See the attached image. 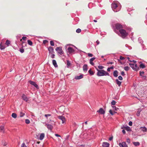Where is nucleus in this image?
I'll use <instances>...</instances> for the list:
<instances>
[{
    "mask_svg": "<svg viewBox=\"0 0 147 147\" xmlns=\"http://www.w3.org/2000/svg\"><path fill=\"white\" fill-rule=\"evenodd\" d=\"M95 68L98 71L97 73V75L98 76H109V74L107 72L105 71L104 70H100L98 69L96 67H95Z\"/></svg>",
    "mask_w": 147,
    "mask_h": 147,
    "instance_id": "nucleus-1",
    "label": "nucleus"
},
{
    "mask_svg": "<svg viewBox=\"0 0 147 147\" xmlns=\"http://www.w3.org/2000/svg\"><path fill=\"white\" fill-rule=\"evenodd\" d=\"M120 35H119L123 38H124L128 35V33L126 30L123 29H122L119 31Z\"/></svg>",
    "mask_w": 147,
    "mask_h": 147,
    "instance_id": "nucleus-2",
    "label": "nucleus"
},
{
    "mask_svg": "<svg viewBox=\"0 0 147 147\" xmlns=\"http://www.w3.org/2000/svg\"><path fill=\"white\" fill-rule=\"evenodd\" d=\"M118 7L117 3L115 2H113L111 4V7L113 10L115 12H117L119 11V9L115 10V9Z\"/></svg>",
    "mask_w": 147,
    "mask_h": 147,
    "instance_id": "nucleus-3",
    "label": "nucleus"
},
{
    "mask_svg": "<svg viewBox=\"0 0 147 147\" xmlns=\"http://www.w3.org/2000/svg\"><path fill=\"white\" fill-rule=\"evenodd\" d=\"M56 50L58 52V53L60 55H62L64 53L62 49L60 47H57L56 49Z\"/></svg>",
    "mask_w": 147,
    "mask_h": 147,
    "instance_id": "nucleus-4",
    "label": "nucleus"
},
{
    "mask_svg": "<svg viewBox=\"0 0 147 147\" xmlns=\"http://www.w3.org/2000/svg\"><path fill=\"white\" fill-rule=\"evenodd\" d=\"M129 65L133 70L135 71H137L138 70V68L137 67V64L134 65L132 63H129Z\"/></svg>",
    "mask_w": 147,
    "mask_h": 147,
    "instance_id": "nucleus-5",
    "label": "nucleus"
},
{
    "mask_svg": "<svg viewBox=\"0 0 147 147\" xmlns=\"http://www.w3.org/2000/svg\"><path fill=\"white\" fill-rule=\"evenodd\" d=\"M115 28L116 29L118 30L119 31L123 29V27L122 25L119 24H117L115 25Z\"/></svg>",
    "mask_w": 147,
    "mask_h": 147,
    "instance_id": "nucleus-6",
    "label": "nucleus"
},
{
    "mask_svg": "<svg viewBox=\"0 0 147 147\" xmlns=\"http://www.w3.org/2000/svg\"><path fill=\"white\" fill-rule=\"evenodd\" d=\"M58 118L61 120L62 123H64L65 122V117L62 116H58Z\"/></svg>",
    "mask_w": 147,
    "mask_h": 147,
    "instance_id": "nucleus-7",
    "label": "nucleus"
},
{
    "mask_svg": "<svg viewBox=\"0 0 147 147\" xmlns=\"http://www.w3.org/2000/svg\"><path fill=\"white\" fill-rule=\"evenodd\" d=\"M22 98L23 100L26 102H28L29 101V98H28L24 94L22 95Z\"/></svg>",
    "mask_w": 147,
    "mask_h": 147,
    "instance_id": "nucleus-8",
    "label": "nucleus"
},
{
    "mask_svg": "<svg viewBox=\"0 0 147 147\" xmlns=\"http://www.w3.org/2000/svg\"><path fill=\"white\" fill-rule=\"evenodd\" d=\"M97 112L101 114H104L105 113V111L102 108H100L99 110Z\"/></svg>",
    "mask_w": 147,
    "mask_h": 147,
    "instance_id": "nucleus-9",
    "label": "nucleus"
},
{
    "mask_svg": "<svg viewBox=\"0 0 147 147\" xmlns=\"http://www.w3.org/2000/svg\"><path fill=\"white\" fill-rule=\"evenodd\" d=\"M49 53L51 54H53V48L51 47H50L48 49Z\"/></svg>",
    "mask_w": 147,
    "mask_h": 147,
    "instance_id": "nucleus-10",
    "label": "nucleus"
},
{
    "mask_svg": "<svg viewBox=\"0 0 147 147\" xmlns=\"http://www.w3.org/2000/svg\"><path fill=\"white\" fill-rule=\"evenodd\" d=\"M29 83L31 85H33L34 86L37 88L38 87V85L36 84L35 82L32 81H29Z\"/></svg>",
    "mask_w": 147,
    "mask_h": 147,
    "instance_id": "nucleus-11",
    "label": "nucleus"
},
{
    "mask_svg": "<svg viewBox=\"0 0 147 147\" xmlns=\"http://www.w3.org/2000/svg\"><path fill=\"white\" fill-rule=\"evenodd\" d=\"M109 143L107 142H104L102 143V146L103 147H109Z\"/></svg>",
    "mask_w": 147,
    "mask_h": 147,
    "instance_id": "nucleus-12",
    "label": "nucleus"
},
{
    "mask_svg": "<svg viewBox=\"0 0 147 147\" xmlns=\"http://www.w3.org/2000/svg\"><path fill=\"white\" fill-rule=\"evenodd\" d=\"M140 129L142 131L144 132H146L147 130L146 128L144 126L140 127Z\"/></svg>",
    "mask_w": 147,
    "mask_h": 147,
    "instance_id": "nucleus-13",
    "label": "nucleus"
},
{
    "mask_svg": "<svg viewBox=\"0 0 147 147\" xmlns=\"http://www.w3.org/2000/svg\"><path fill=\"white\" fill-rule=\"evenodd\" d=\"M68 50L69 53H73L74 52V50L71 47H69L68 48Z\"/></svg>",
    "mask_w": 147,
    "mask_h": 147,
    "instance_id": "nucleus-14",
    "label": "nucleus"
},
{
    "mask_svg": "<svg viewBox=\"0 0 147 147\" xmlns=\"http://www.w3.org/2000/svg\"><path fill=\"white\" fill-rule=\"evenodd\" d=\"M95 59V57H92L90 59V63L92 65H94V63L93 62V61Z\"/></svg>",
    "mask_w": 147,
    "mask_h": 147,
    "instance_id": "nucleus-15",
    "label": "nucleus"
},
{
    "mask_svg": "<svg viewBox=\"0 0 147 147\" xmlns=\"http://www.w3.org/2000/svg\"><path fill=\"white\" fill-rule=\"evenodd\" d=\"M46 125L47 126V128L50 130H51L53 128V126L51 125L46 124Z\"/></svg>",
    "mask_w": 147,
    "mask_h": 147,
    "instance_id": "nucleus-16",
    "label": "nucleus"
},
{
    "mask_svg": "<svg viewBox=\"0 0 147 147\" xmlns=\"http://www.w3.org/2000/svg\"><path fill=\"white\" fill-rule=\"evenodd\" d=\"M4 126L1 125L0 126V132H1L4 133Z\"/></svg>",
    "mask_w": 147,
    "mask_h": 147,
    "instance_id": "nucleus-17",
    "label": "nucleus"
},
{
    "mask_svg": "<svg viewBox=\"0 0 147 147\" xmlns=\"http://www.w3.org/2000/svg\"><path fill=\"white\" fill-rule=\"evenodd\" d=\"M45 137V134L44 133L41 134L40 136L39 139L42 140L43 139L44 137Z\"/></svg>",
    "mask_w": 147,
    "mask_h": 147,
    "instance_id": "nucleus-18",
    "label": "nucleus"
},
{
    "mask_svg": "<svg viewBox=\"0 0 147 147\" xmlns=\"http://www.w3.org/2000/svg\"><path fill=\"white\" fill-rule=\"evenodd\" d=\"M53 64L54 66L55 67H57L58 66L57 64L56 61L55 60H53L52 61Z\"/></svg>",
    "mask_w": 147,
    "mask_h": 147,
    "instance_id": "nucleus-19",
    "label": "nucleus"
},
{
    "mask_svg": "<svg viewBox=\"0 0 147 147\" xmlns=\"http://www.w3.org/2000/svg\"><path fill=\"white\" fill-rule=\"evenodd\" d=\"M118 72L117 70L115 71L113 73V75L115 77H117L118 76Z\"/></svg>",
    "mask_w": 147,
    "mask_h": 147,
    "instance_id": "nucleus-20",
    "label": "nucleus"
},
{
    "mask_svg": "<svg viewBox=\"0 0 147 147\" xmlns=\"http://www.w3.org/2000/svg\"><path fill=\"white\" fill-rule=\"evenodd\" d=\"M83 69L84 71H86L87 70V65L86 64H85L83 66Z\"/></svg>",
    "mask_w": 147,
    "mask_h": 147,
    "instance_id": "nucleus-21",
    "label": "nucleus"
},
{
    "mask_svg": "<svg viewBox=\"0 0 147 147\" xmlns=\"http://www.w3.org/2000/svg\"><path fill=\"white\" fill-rule=\"evenodd\" d=\"M116 83L118 86H120L121 84V82L119 81L118 80L116 79Z\"/></svg>",
    "mask_w": 147,
    "mask_h": 147,
    "instance_id": "nucleus-22",
    "label": "nucleus"
},
{
    "mask_svg": "<svg viewBox=\"0 0 147 147\" xmlns=\"http://www.w3.org/2000/svg\"><path fill=\"white\" fill-rule=\"evenodd\" d=\"M133 144L136 146H138L140 145V143L138 142H133Z\"/></svg>",
    "mask_w": 147,
    "mask_h": 147,
    "instance_id": "nucleus-23",
    "label": "nucleus"
},
{
    "mask_svg": "<svg viewBox=\"0 0 147 147\" xmlns=\"http://www.w3.org/2000/svg\"><path fill=\"white\" fill-rule=\"evenodd\" d=\"M109 113L112 115H113L115 114V113H116L117 112L115 111L113 112L111 110H110L109 111Z\"/></svg>",
    "mask_w": 147,
    "mask_h": 147,
    "instance_id": "nucleus-24",
    "label": "nucleus"
},
{
    "mask_svg": "<svg viewBox=\"0 0 147 147\" xmlns=\"http://www.w3.org/2000/svg\"><path fill=\"white\" fill-rule=\"evenodd\" d=\"M140 68H144L145 67V66L144 64L141 63L140 65Z\"/></svg>",
    "mask_w": 147,
    "mask_h": 147,
    "instance_id": "nucleus-25",
    "label": "nucleus"
},
{
    "mask_svg": "<svg viewBox=\"0 0 147 147\" xmlns=\"http://www.w3.org/2000/svg\"><path fill=\"white\" fill-rule=\"evenodd\" d=\"M0 49L1 50L4 49L5 48V46L3 45H2L1 43L0 45Z\"/></svg>",
    "mask_w": 147,
    "mask_h": 147,
    "instance_id": "nucleus-26",
    "label": "nucleus"
},
{
    "mask_svg": "<svg viewBox=\"0 0 147 147\" xmlns=\"http://www.w3.org/2000/svg\"><path fill=\"white\" fill-rule=\"evenodd\" d=\"M124 128L127 131H131V129H130V128L128 127L127 126L126 127H125Z\"/></svg>",
    "mask_w": 147,
    "mask_h": 147,
    "instance_id": "nucleus-27",
    "label": "nucleus"
},
{
    "mask_svg": "<svg viewBox=\"0 0 147 147\" xmlns=\"http://www.w3.org/2000/svg\"><path fill=\"white\" fill-rule=\"evenodd\" d=\"M12 117L14 118H16L17 117V115L15 113H12Z\"/></svg>",
    "mask_w": 147,
    "mask_h": 147,
    "instance_id": "nucleus-28",
    "label": "nucleus"
},
{
    "mask_svg": "<svg viewBox=\"0 0 147 147\" xmlns=\"http://www.w3.org/2000/svg\"><path fill=\"white\" fill-rule=\"evenodd\" d=\"M10 43V42L9 40H6L5 44L7 45V46H9Z\"/></svg>",
    "mask_w": 147,
    "mask_h": 147,
    "instance_id": "nucleus-29",
    "label": "nucleus"
},
{
    "mask_svg": "<svg viewBox=\"0 0 147 147\" xmlns=\"http://www.w3.org/2000/svg\"><path fill=\"white\" fill-rule=\"evenodd\" d=\"M25 115V113L22 111L20 112V117H23Z\"/></svg>",
    "mask_w": 147,
    "mask_h": 147,
    "instance_id": "nucleus-30",
    "label": "nucleus"
},
{
    "mask_svg": "<svg viewBox=\"0 0 147 147\" xmlns=\"http://www.w3.org/2000/svg\"><path fill=\"white\" fill-rule=\"evenodd\" d=\"M28 44L30 46L32 45V42L30 40H28Z\"/></svg>",
    "mask_w": 147,
    "mask_h": 147,
    "instance_id": "nucleus-31",
    "label": "nucleus"
},
{
    "mask_svg": "<svg viewBox=\"0 0 147 147\" xmlns=\"http://www.w3.org/2000/svg\"><path fill=\"white\" fill-rule=\"evenodd\" d=\"M88 72L91 75H93L94 74L93 72L92 71L91 69H90L89 70Z\"/></svg>",
    "mask_w": 147,
    "mask_h": 147,
    "instance_id": "nucleus-32",
    "label": "nucleus"
},
{
    "mask_svg": "<svg viewBox=\"0 0 147 147\" xmlns=\"http://www.w3.org/2000/svg\"><path fill=\"white\" fill-rule=\"evenodd\" d=\"M83 78V76L82 75H80L79 76L77 77L76 79H80Z\"/></svg>",
    "mask_w": 147,
    "mask_h": 147,
    "instance_id": "nucleus-33",
    "label": "nucleus"
},
{
    "mask_svg": "<svg viewBox=\"0 0 147 147\" xmlns=\"http://www.w3.org/2000/svg\"><path fill=\"white\" fill-rule=\"evenodd\" d=\"M112 107L113 109V110L115 111H117L119 109L118 108L116 107L115 106H113Z\"/></svg>",
    "mask_w": 147,
    "mask_h": 147,
    "instance_id": "nucleus-34",
    "label": "nucleus"
},
{
    "mask_svg": "<svg viewBox=\"0 0 147 147\" xmlns=\"http://www.w3.org/2000/svg\"><path fill=\"white\" fill-rule=\"evenodd\" d=\"M129 69V68L128 66H126L124 67V69L126 71L128 70Z\"/></svg>",
    "mask_w": 147,
    "mask_h": 147,
    "instance_id": "nucleus-35",
    "label": "nucleus"
},
{
    "mask_svg": "<svg viewBox=\"0 0 147 147\" xmlns=\"http://www.w3.org/2000/svg\"><path fill=\"white\" fill-rule=\"evenodd\" d=\"M81 30L80 28L77 29L76 30V32L78 33H79L81 32Z\"/></svg>",
    "mask_w": 147,
    "mask_h": 147,
    "instance_id": "nucleus-36",
    "label": "nucleus"
},
{
    "mask_svg": "<svg viewBox=\"0 0 147 147\" xmlns=\"http://www.w3.org/2000/svg\"><path fill=\"white\" fill-rule=\"evenodd\" d=\"M25 122L27 124H28L30 123V121L28 119H26L25 120Z\"/></svg>",
    "mask_w": 147,
    "mask_h": 147,
    "instance_id": "nucleus-37",
    "label": "nucleus"
},
{
    "mask_svg": "<svg viewBox=\"0 0 147 147\" xmlns=\"http://www.w3.org/2000/svg\"><path fill=\"white\" fill-rule=\"evenodd\" d=\"M123 147H128L127 146V145L125 142H123Z\"/></svg>",
    "mask_w": 147,
    "mask_h": 147,
    "instance_id": "nucleus-38",
    "label": "nucleus"
},
{
    "mask_svg": "<svg viewBox=\"0 0 147 147\" xmlns=\"http://www.w3.org/2000/svg\"><path fill=\"white\" fill-rule=\"evenodd\" d=\"M21 147H27L25 143H23L21 145Z\"/></svg>",
    "mask_w": 147,
    "mask_h": 147,
    "instance_id": "nucleus-39",
    "label": "nucleus"
},
{
    "mask_svg": "<svg viewBox=\"0 0 147 147\" xmlns=\"http://www.w3.org/2000/svg\"><path fill=\"white\" fill-rule=\"evenodd\" d=\"M116 101L114 100H113L111 102V104L112 105H114L116 104Z\"/></svg>",
    "mask_w": 147,
    "mask_h": 147,
    "instance_id": "nucleus-40",
    "label": "nucleus"
},
{
    "mask_svg": "<svg viewBox=\"0 0 147 147\" xmlns=\"http://www.w3.org/2000/svg\"><path fill=\"white\" fill-rule=\"evenodd\" d=\"M67 66H69L70 65V64H71V63H70V62L69 60H67Z\"/></svg>",
    "mask_w": 147,
    "mask_h": 147,
    "instance_id": "nucleus-41",
    "label": "nucleus"
},
{
    "mask_svg": "<svg viewBox=\"0 0 147 147\" xmlns=\"http://www.w3.org/2000/svg\"><path fill=\"white\" fill-rule=\"evenodd\" d=\"M98 67L99 69H102L104 68V67L102 66L99 65L98 66Z\"/></svg>",
    "mask_w": 147,
    "mask_h": 147,
    "instance_id": "nucleus-42",
    "label": "nucleus"
},
{
    "mask_svg": "<svg viewBox=\"0 0 147 147\" xmlns=\"http://www.w3.org/2000/svg\"><path fill=\"white\" fill-rule=\"evenodd\" d=\"M51 45L52 46H54V42L53 41H51L50 42Z\"/></svg>",
    "mask_w": 147,
    "mask_h": 147,
    "instance_id": "nucleus-43",
    "label": "nucleus"
},
{
    "mask_svg": "<svg viewBox=\"0 0 147 147\" xmlns=\"http://www.w3.org/2000/svg\"><path fill=\"white\" fill-rule=\"evenodd\" d=\"M144 71H141L140 72V76H142V75L144 74Z\"/></svg>",
    "mask_w": 147,
    "mask_h": 147,
    "instance_id": "nucleus-44",
    "label": "nucleus"
},
{
    "mask_svg": "<svg viewBox=\"0 0 147 147\" xmlns=\"http://www.w3.org/2000/svg\"><path fill=\"white\" fill-rule=\"evenodd\" d=\"M120 80H123V78L121 76H119L118 78Z\"/></svg>",
    "mask_w": 147,
    "mask_h": 147,
    "instance_id": "nucleus-45",
    "label": "nucleus"
},
{
    "mask_svg": "<svg viewBox=\"0 0 147 147\" xmlns=\"http://www.w3.org/2000/svg\"><path fill=\"white\" fill-rule=\"evenodd\" d=\"M119 146L120 147H123V143H119Z\"/></svg>",
    "mask_w": 147,
    "mask_h": 147,
    "instance_id": "nucleus-46",
    "label": "nucleus"
},
{
    "mask_svg": "<svg viewBox=\"0 0 147 147\" xmlns=\"http://www.w3.org/2000/svg\"><path fill=\"white\" fill-rule=\"evenodd\" d=\"M20 51L21 53H22L24 52V50L23 49H20Z\"/></svg>",
    "mask_w": 147,
    "mask_h": 147,
    "instance_id": "nucleus-47",
    "label": "nucleus"
},
{
    "mask_svg": "<svg viewBox=\"0 0 147 147\" xmlns=\"http://www.w3.org/2000/svg\"><path fill=\"white\" fill-rule=\"evenodd\" d=\"M88 56L89 57H92L93 56V55L92 54L88 53Z\"/></svg>",
    "mask_w": 147,
    "mask_h": 147,
    "instance_id": "nucleus-48",
    "label": "nucleus"
},
{
    "mask_svg": "<svg viewBox=\"0 0 147 147\" xmlns=\"http://www.w3.org/2000/svg\"><path fill=\"white\" fill-rule=\"evenodd\" d=\"M126 142L127 143L129 144L130 143V140L129 138H127L126 139Z\"/></svg>",
    "mask_w": 147,
    "mask_h": 147,
    "instance_id": "nucleus-49",
    "label": "nucleus"
},
{
    "mask_svg": "<svg viewBox=\"0 0 147 147\" xmlns=\"http://www.w3.org/2000/svg\"><path fill=\"white\" fill-rule=\"evenodd\" d=\"M132 122L131 121H129L128 124H129V125L130 126H131L132 125Z\"/></svg>",
    "mask_w": 147,
    "mask_h": 147,
    "instance_id": "nucleus-50",
    "label": "nucleus"
},
{
    "mask_svg": "<svg viewBox=\"0 0 147 147\" xmlns=\"http://www.w3.org/2000/svg\"><path fill=\"white\" fill-rule=\"evenodd\" d=\"M48 42V41L46 40H45L43 41V43L44 44H45Z\"/></svg>",
    "mask_w": 147,
    "mask_h": 147,
    "instance_id": "nucleus-51",
    "label": "nucleus"
},
{
    "mask_svg": "<svg viewBox=\"0 0 147 147\" xmlns=\"http://www.w3.org/2000/svg\"><path fill=\"white\" fill-rule=\"evenodd\" d=\"M55 55L54 54H53L51 55V57L52 58H54L55 57Z\"/></svg>",
    "mask_w": 147,
    "mask_h": 147,
    "instance_id": "nucleus-52",
    "label": "nucleus"
},
{
    "mask_svg": "<svg viewBox=\"0 0 147 147\" xmlns=\"http://www.w3.org/2000/svg\"><path fill=\"white\" fill-rule=\"evenodd\" d=\"M120 59L121 60H124L125 59V58L122 56H121L120 57Z\"/></svg>",
    "mask_w": 147,
    "mask_h": 147,
    "instance_id": "nucleus-53",
    "label": "nucleus"
},
{
    "mask_svg": "<svg viewBox=\"0 0 147 147\" xmlns=\"http://www.w3.org/2000/svg\"><path fill=\"white\" fill-rule=\"evenodd\" d=\"M51 116V115L50 114H45V116L47 117L48 116Z\"/></svg>",
    "mask_w": 147,
    "mask_h": 147,
    "instance_id": "nucleus-54",
    "label": "nucleus"
},
{
    "mask_svg": "<svg viewBox=\"0 0 147 147\" xmlns=\"http://www.w3.org/2000/svg\"><path fill=\"white\" fill-rule=\"evenodd\" d=\"M113 136H112L111 137H110L109 139V140H110V141H111V140H112L113 139Z\"/></svg>",
    "mask_w": 147,
    "mask_h": 147,
    "instance_id": "nucleus-55",
    "label": "nucleus"
},
{
    "mask_svg": "<svg viewBox=\"0 0 147 147\" xmlns=\"http://www.w3.org/2000/svg\"><path fill=\"white\" fill-rule=\"evenodd\" d=\"M121 74L122 76H124L125 75L124 72L123 71H122V72H121Z\"/></svg>",
    "mask_w": 147,
    "mask_h": 147,
    "instance_id": "nucleus-56",
    "label": "nucleus"
},
{
    "mask_svg": "<svg viewBox=\"0 0 147 147\" xmlns=\"http://www.w3.org/2000/svg\"><path fill=\"white\" fill-rule=\"evenodd\" d=\"M140 111H138L137 112V113L136 114H137V116H139V115H140Z\"/></svg>",
    "mask_w": 147,
    "mask_h": 147,
    "instance_id": "nucleus-57",
    "label": "nucleus"
},
{
    "mask_svg": "<svg viewBox=\"0 0 147 147\" xmlns=\"http://www.w3.org/2000/svg\"><path fill=\"white\" fill-rule=\"evenodd\" d=\"M26 38V37H25V36L23 37H22V39L23 40H25Z\"/></svg>",
    "mask_w": 147,
    "mask_h": 147,
    "instance_id": "nucleus-58",
    "label": "nucleus"
},
{
    "mask_svg": "<svg viewBox=\"0 0 147 147\" xmlns=\"http://www.w3.org/2000/svg\"><path fill=\"white\" fill-rule=\"evenodd\" d=\"M113 62H109L107 63V64H113Z\"/></svg>",
    "mask_w": 147,
    "mask_h": 147,
    "instance_id": "nucleus-59",
    "label": "nucleus"
},
{
    "mask_svg": "<svg viewBox=\"0 0 147 147\" xmlns=\"http://www.w3.org/2000/svg\"><path fill=\"white\" fill-rule=\"evenodd\" d=\"M55 136H56L57 137H61V136L58 134H55Z\"/></svg>",
    "mask_w": 147,
    "mask_h": 147,
    "instance_id": "nucleus-60",
    "label": "nucleus"
},
{
    "mask_svg": "<svg viewBox=\"0 0 147 147\" xmlns=\"http://www.w3.org/2000/svg\"><path fill=\"white\" fill-rule=\"evenodd\" d=\"M122 132L124 134H125V131L124 130H123L122 131Z\"/></svg>",
    "mask_w": 147,
    "mask_h": 147,
    "instance_id": "nucleus-61",
    "label": "nucleus"
},
{
    "mask_svg": "<svg viewBox=\"0 0 147 147\" xmlns=\"http://www.w3.org/2000/svg\"><path fill=\"white\" fill-rule=\"evenodd\" d=\"M142 77L144 79H145L146 78V76H142Z\"/></svg>",
    "mask_w": 147,
    "mask_h": 147,
    "instance_id": "nucleus-62",
    "label": "nucleus"
},
{
    "mask_svg": "<svg viewBox=\"0 0 147 147\" xmlns=\"http://www.w3.org/2000/svg\"><path fill=\"white\" fill-rule=\"evenodd\" d=\"M110 68L109 67L107 68V71H110Z\"/></svg>",
    "mask_w": 147,
    "mask_h": 147,
    "instance_id": "nucleus-63",
    "label": "nucleus"
},
{
    "mask_svg": "<svg viewBox=\"0 0 147 147\" xmlns=\"http://www.w3.org/2000/svg\"><path fill=\"white\" fill-rule=\"evenodd\" d=\"M109 68H110V69H114V67L113 66H112Z\"/></svg>",
    "mask_w": 147,
    "mask_h": 147,
    "instance_id": "nucleus-64",
    "label": "nucleus"
}]
</instances>
